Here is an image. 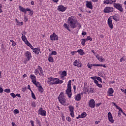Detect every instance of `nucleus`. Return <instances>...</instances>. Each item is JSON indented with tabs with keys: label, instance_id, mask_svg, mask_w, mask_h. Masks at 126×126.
Listing matches in <instances>:
<instances>
[{
	"label": "nucleus",
	"instance_id": "1",
	"mask_svg": "<svg viewBox=\"0 0 126 126\" xmlns=\"http://www.w3.org/2000/svg\"><path fill=\"white\" fill-rule=\"evenodd\" d=\"M58 100L62 105H63V106H65V105H66V104H65L66 99H65V97L63 95V93L61 92L60 93L58 97Z\"/></svg>",
	"mask_w": 126,
	"mask_h": 126
},
{
	"label": "nucleus",
	"instance_id": "2",
	"mask_svg": "<svg viewBox=\"0 0 126 126\" xmlns=\"http://www.w3.org/2000/svg\"><path fill=\"white\" fill-rule=\"evenodd\" d=\"M66 94L68 95L69 98H71L72 94L71 93V80H69L67 84V88L66 90Z\"/></svg>",
	"mask_w": 126,
	"mask_h": 126
},
{
	"label": "nucleus",
	"instance_id": "3",
	"mask_svg": "<svg viewBox=\"0 0 126 126\" xmlns=\"http://www.w3.org/2000/svg\"><path fill=\"white\" fill-rule=\"evenodd\" d=\"M48 83L50 85H54L56 84H59V78L49 77L48 78Z\"/></svg>",
	"mask_w": 126,
	"mask_h": 126
},
{
	"label": "nucleus",
	"instance_id": "4",
	"mask_svg": "<svg viewBox=\"0 0 126 126\" xmlns=\"http://www.w3.org/2000/svg\"><path fill=\"white\" fill-rule=\"evenodd\" d=\"M114 6L116 9L120 11V12H124V8H123V5H122V4L114 3Z\"/></svg>",
	"mask_w": 126,
	"mask_h": 126
},
{
	"label": "nucleus",
	"instance_id": "5",
	"mask_svg": "<svg viewBox=\"0 0 126 126\" xmlns=\"http://www.w3.org/2000/svg\"><path fill=\"white\" fill-rule=\"evenodd\" d=\"M103 11L104 13H110V12L114 11V8L113 7H106Z\"/></svg>",
	"mask_w": 126,
	"mask_h": 126
},
{
	"label": "nucleus",
	"instance_id": "6",
	"mask_svg": "<svg viewBox=\"0 0 126 126\" xmlns=\"http://www.w3.org/2000/svg\"><path fill=\"white\" fill-rule=\"evenodd\" d=\"M38 113V115H40L43 117H46L47 114V112L45 110H43V108L42 107L39 109Z\"/></svg>",
	"mask_w": 126,
	"mask_h": 126
},
{
	"label": "nucleus",
	"instance_id": "7",
	"mask_svg": "<svg viewBox=\"0 0 126 126\" xmlns=\"http://www.w3.org/2000/svg\"><path fill=\"white\" fill-rule=\"evenodd\" d=\"M50 38L51 41H58L59 40V36L55 32L50 35Z\"/></svg>",
	"mask_w": 126,
	"mask_h": 126
},
{
	"label": "nucleus",
	"instance_id": "8",
	"mask_svg": "<svg viewBox=\"0 0 126 126\" xmlns=\"http://www.w3.org/2000/svg\"><path fill=\"white\" fill-rule=\"evenodd\" d=\"M25 57H26V60L27 61H30L31 60V58L32 57V56L31 55V53L29 51H26L25 54Z\"/></svg>",
	"mask_w": 126,
	"mask_h": 126
},
{
	"label": "nucleus",
	"instance_id": "9",
	"mask_svg": "<svg viewBox=\"0 0 126 126\" xmlns=\"http://www.w3.org/2000/svg\"><path fill=\"white\" fill-rule=\"evenodd\" d=\"M108 119L110 123L114 124L115 120L113 118V115H112V113L111 112H109L108 113Z\"/></svg>",
	"mask_w": 126,
	"mask_h": 126
},
{
	"label": "nucleus",
	"instance_id": "10",
	"mask_svg": "<svg viewBox=\"0 0 126 126\" xmlns=\"http://www.w3.org/2000/svg\"><path fill=\"white\" fill-rule=\"evenodd\" d=\"M69 110L70 112H71L70 113V116L72 117V118H74V113L73 112L74 107H73V106L70 105L69 106Z\"/></svg>",
	"mask_w": 126,
	"mask_h": 126
},
{
	"label": "nucleus",
	"instance_id": "11",
	"mask_svg": "<svg viewBox=\"0 0 126 126\" xmlns=\"http://www.w3.org/2000/svg\"><path fill=\"white\" fill-rule=\"evenodd\" d=\"M89 106L90 108H95V100L94 99H91L89 101Z\"/></svg>",
	"mask_w": 126,
	"mask_h": 126
},
{
	"label": "nucleus",
	"instance_id": "12",
	"mask_svg": "<svg viewBox=\"0 0 126 126\" xmlns=\"http://www.w3.org/2000/svg\"><path fill=\"white\" fill-rule=\"evenodd\" d=\"M79 60H76L74 61L73 64L75 66H77L78 67H82V63H80Z\"/></svg>",
	"mask_w": 126,
	"mask_h": 126
},
{
	"label": "nucleus",
	"instance_id": "13",
	"mask_svg": "<svg viewBox=\"0 0 126 126\" xmlns=\"http://www.w3.org/2000/svg\"><path fill=\"white\" fill-rule=\"evenodd\" d=\"M86 6L88 8H90V9H93V5H92V2L89 1H86Z\"/></svg>",
	"mask_w": 126,
	"mask_h": 126
},
{
	"label": "nucleus",
	"instance_id": "14",
	"mask_svg": "<svg viewBox=\"0 0 126 126\" xmlns=\"http://www.w3.org/2000/svg\"><path fill=\"white\" fill-rule=\"evenodd\" d=\"M66 10V7L63 6V5H59L58 8V10L59 11H62V12H63V11H65Z\"/></svg>",
	"mask_w": 126,
	"mask_h": 126
},
{
	"label": "nucleus",
	"instance_id": "15",
	"mask_svg": "<svg viewBox=\"0 0 126 126\" xmlns=\"http://www.w3.org/2000/svg\"><path fill=\"white\" fill-rule=\"evenodd\" d=\"M82 95H83V93H82L78 94L75 97V100H76V101H80V100H81Z\"/></svg>",
	"mask_w": 126,
	"mask_h": 126
},
{
	"label": "nucleus",
	"instance_id": "16",
	"mask_svg": "<svg viewBox=\"0 0 126 126\" xmlns=\"http://www.w3.org/2000/svg\"><path fill=\"white\" fill-rule=\"evenodd\" d=\"M74 18V17L73 16H71L68 18V21L69 24H70V23L72 24V23H74V22H76V20Z\"/></svg>",
	"mask_w": 126,
	"mask_h": 126
},
{
	"label": "nucleus",
	"instance_id": "17",
	"mask_svg": "<svg viewBox=\"0 0 126 126\" xmlns=\"http://www.w3.org/2000/svg\"><path fill=\"white\" fill-rule=\"evenodd\" d=\"M86 116H87V114H86V112H84L81 115H79L78 117H77L76 119H83V118H85Z\"/></svg>",
	"mask_w": 126,
	"mask_h": 126
},
{
	"label": "nucleus",
	"instance_id": "18",
	"mask_svg": "<svg viewBox=\"0 0 126 126\" xmlns=\"http://www.w3.org/2000/svg\"><path fill=\"white\" fill-rule=\"evenodd\" d=\"M108 24L109 25V27H110L111 29H113L114 28V26H113V23L110 18H109L108 19Z\"/></svg>",
	"mask_w": 126,
	"mask_h": 126
},
{
	"label": "nucleus",
	"instance_id": "19",
	"mask_svg": "<svg viewBox=\"0 0 126 126\" xmlns=\"http://www.w3.org/2000/svg\"><path fill=\"white\" fill-rule=\"evenodd\" d=\"M77 23H76V22H75L74 23L69 24L72 29H74V28H76V27H77V26H76Z\"/></svg>",
	"mask_w": 126,
	"mask_h": 126
},
{
	"label": "nucleus",
	"instance_id": "20",
	"mask_svg": "<svg viewBox=\"0 0 126 126\" xmlns=\"http://www.w3.org/2000/svg\"><path fill=\"white\" fill-rule=\"evenodd\" d=\"M107 93L108 94H109V96H113V94H113V93H114V90H113V88H110Z\"/></svg>",
	"mask_w": 126,
	"mask_h": 126
},
{
	"label": "nucleus",
	"instance_id": "21",
	"mask_svg": "<svg viewBox=\"0 0 126 126\" xmlns=\"http://www.w3.org/2000/svg\"><path fill=\"white\" fill-rule=\"evenodd\" d=\"M104 3H106V4H112L114 1L112 0H106L103 1Z\"/></svg>",
	"mask_w": 126,
	"mask_h": 126
},
{
	"label": "nucleus",
	"instance_id": "22",
	"mask_svg": "<svg viewBox=\"0 0 126 126\" xmlns=\"http://www.w3.org/2000/svg\"><path fill=\"white\" fill-rule=\"evenodd\" d=\"M33 52H34V53H35V54H36V55H38L39 54V52H41L39 48H34L33 50Z\"/></svg>",
	"mask_w": 126,
	"mask_h": 126
},
{
	"label": "nucleus",
	"instance_id": "23",
	"mask_svg": "<svg viewBox=\"0 0 126 126\" xmlns=\"http://www.w3.org/2000/svg\"><path fill=\"white\" fill-rule=\"evenodd\" d=\"M96 58L99 61V62H101V63L104 61V59L102 58V57H100L99 55H96Z\"/></svg>",
	"mask_w": 126,
	"mask_h": 126
},
{
	"label": "nucleus",
	"instance_id": "24",
	"mask_svg": "<svg viewBox=\"0 0 126 126\" xmlns=\"http://www.w3.org/2000/svg\"><path fill=\"white\" fill-rule=\"evenodd\" d=\"M112 17H113V19H114V20H115V21H116V22H118V21H119V16H117V15H114L112 16Z\"/></svg>",
	"mask_w": 126,
	"mask_h": 126
},
{
	"label": "nucleus",
	"instance_id": "25",
	"mask_svg": "<svg viewBox=\"0 0 126 126\" xmlns=\"http://www.w3.org/2000/svg\"><path fill=\"white\" fill-rule=\"evenodd\" d=\"M38 90L40 93H43V92H44V89H43L42 86H40L38 87Z\"/></svg>",
	"mask_w": 126,
	"mask_h": 126
},
{
	"label": "nucleus",
	"instance_id": "26",
	"mask_svg": "<svg viewBox=\"0 0 126 126\" xmlns=\"http://www.w3.org/2000/svg\"><path fill=\"white\" fill-rule=\"evenodd\" d=\"M37 69L40 71V72H39V75H42V74H43V69H42V67H41L40 66H38Z\"/></svg>",
	"mask_w": 126,
	"mask_h": 126
},
{
	"label": "nucleus",
	"instance_id": "27",
	"mask_svg": "<svg viewBox=\"0 0 126 126\" xmlns=\"http://www.w3.org/2000/svg\"><path fill=\"white\" fill-rule=\"evenodd\" d=\"M77 52L79 53V54H80L81 56H82L83 55H84V54H85L84 52H83V50L82 49L78 50Z\"/></svg>",
	"mask_w": 126,
	"mask_h": 126
},
{
	"label": "nucleus",
	"instance_id": "28",
	"mask_svg": "<svg viewBox=\"0 0 126 126\" xmlns=\"http://www.w3.org/2000/svg\"><path fill=\"white\" fill-rule=\"evenodd\" d=\"M87 40L85 38H83L81 39V44L82 46H85V43Z\"/></svg>",
	"mask_w": 126,
	"mask_h": 126
},
{
	"label": "nucleus",
	"instance_id": "29",
	"mask_svg": "<svg viewBox=\"0 0 126 126\" xmlns=\"http://www.w3.org/2000/svg\"><path fill=\"white\" fill-rule=\"evenodd\" d=\"M63 27L65 28V29H67L69 32H70V29H69V27H68V26H67V24L65 23L63 25Z\"/></svg>",
	"mask_w": 126,
	"mask_h": 126
},
{
	"label": "nucleus",
	"instance_id": "30",
	"mask_svg": "<svg viewBox=\"0 0 126 126\" xmlns=\"http://www.w3.org/2000/svg\"><path fill=\"white\" fill-rule=\"evenodd\" d=\"M64 76H66V72L63 71L61 74V77H64Z\"/></svg>",
	"mask_w": 126,
	"mask_h": 126
},
{
	"label": "nucleus",
	"instance_id": "31",
	"mask_svg": "<svg viewBox=\"0 0 126 126\" xmlns=\"http://www.w3.org/2000/svg\"><path fill=\"white\" fill-rule=\"evenodd\" d=\"M48 61L49 62H50V63H54V58H53L52 57V56H49V58H48Z\"/></svg>",
	"mask_w": 126,
	"mask_h": 126
},
{
	"label": "nucleus",
	"instance_id": "32",
	"mask_svg": "<svg viewBox=\"0 0 126 126\" xmlns=\"http://www.w3.org/2000/svg\"><path fill=\"white\" fill-rule=\"evenodd\" d=\"M31 93H32V97L33 99H34V100H36V96H35V94H34V93H33L32 91H31Z\"/></svg>",
	"mask_w": 126,
	"mask_h": 126
},
{
	"label": "nucleus",
	"instance_id": "33",
	"mask_svg": "<svg viewBox=\"0 0 126 126\" xmlns=\"http://www.w3.org/2000/svg\"><path fill=\"white\" fill-rule=\"evenodd\" d=\"M22 40H23L24 42H26V41H27V38H26V36L25 35H22Z\"/></svg>",
	"mask_w": 126,
	"mask_h": 126
},
{
	"label": "nucleus",
	"instance_id": "34",
	"mask_svg": "<svg viewBox=\"0 0 126 126\" xmlns=\"http://www.w3.org/2000/svg\"><path fill=\"white\" fill-rule=\"evenodd\" d=\"M30 77L31 79H32V80H34L35 79H36V76H35L34 75H31Z\"/></svg>",
	"mask_w": 126,
	"mask_h": 126
},
{
	"label": "nucleus",
	"instance_id": "35",
	"mask_svg": "<svg viewBox=\"0 0 126 126\" xmlns=\"http://www.w3.org/2000/svg\"><path fill=\"white\" fill-rule=\"evenodd\" d=\"M19 8H20V11H22V12H23L25 10H26V9H25L23 7L21 6H19Z\"/></svg>",
	"mask_w": 126,
	"mask_h": 126
},
{
	"label": "nucleus",
	"instance_id": "36",
	"mask_svg": "<svg viewBox=\"0 0 126 126\" xmlns=\"http://www.w3.org/2000/svg\"><path fill=\"white\" fill-rule=\"evenodd\" d=\"M10 42L12 43V46L15 47L16 46V43L13 41V40H10Z\"/></svg>",
	"mask_w": 126,
	"mask_h": 126
},
{
	"label": "nucleus",
	"instance_id": "37",
	"mask_svg": "<svg viewBox=\"0 0 126 126\" xmlns=\"http://www.w3.org/2000/svg\"><path fill=\"white\" fill-rule=\"evenodd\" d=\"M90 93H94V92H95V90H94V88H90Z\"/></svg>",
	"mask_w": 126,
	"mask_h": 126
},
{
	"label": "nucleus",
	"instance_id": "38",
	"mask_svg": "<svg viewBox=\"0 0 126 126\" xmlns=\"http://www.w3.org/2000/svg\"><path fill=\"white\" fill-rule=\"evenodd\" d=\"M29 11V13L31 16H32L33 14H34V12L32 10H30V11Z\"/></svg>",
	"mask_w": 126,
	"mask_h": 126
},
{
	"label": "nucleus",
	"instance_id": "39",
	"mask_svg": "<svg viewBox=\"0 0 126 126\" xmlns=\"http://www.w3.org/2000/svg\"><path fill=\"white\" fill-rule=\"evenodd\" d=\"M86 41H92V38L90 36H87V38H86Z\"/></svg>",
	"mask_w": 126,
	"mask_h": 126
},
{
	"label": "nucleus",
	"instance_id": "40",
	"mask_svg": "<svg viewBox=\"0 0 126 126\" xmlns=\"http://www.w3.org/2000/svg\"><path fill=\"white\" fill-rule=\"evenodd\" d=\"M87 65L88 67L91 69L92 68V66H93V64H90V63H88Z\"/></svg>",
	"mask_w": 126,
	"mask_h": 126
},
{
	"label": "nucleus",
	"instance_id": "41",
	"mask_svg": "<svg viewBox=\"0 0 126 126\" xmlns=\"http://www.w3.org/2000/svg\"><path fill=\"white\" fill-rule=\"evenodd\" d=\"M27 11H30V9L26 8L23 12H24L25 14H26L27 13Z\"/></svg>",
	"mask_w": 126,
	"mask_h": 126
},
{
	"label": "nucleus",
	"instance_id": "42",
	"mask_svg": "<svg viewBox=\"0 0 126 126\" xmlns=\"http://www.w3.org/2000/svg\"><path fill=\"white\" fill-rule=\"evenodd\" d=\"M4 91L6 93H10V89H6L4 90Z\"/></svg>",
	"mask_w": 126,
	"mask_h": 126
},
{
	"label": "nucleus",
	"instance_id": "43",
	"mask_svg": "<svg viewBox=\"0 0 126 126\" xmlns=\"http://www.w3.org/2000/svg\"><path fill=\"white\" fill-rule=\"evenodd\" d=\"M53 55H54V56H56V55H57V52L55 51H52L50 54V56H52Z\"/></svg>",
	"mask_w": 126,
	"mask_h": 126
},
{
	"label": "nucleus",
	"instance_id": "44",
	"mask_svg": "<svg viewBox=\"0 0 126 126\" xmlns=\"http://www.w3.org/2000/svg\"><path fill=\"white\" fill-rule=\"evenodd\" d=\"M10 95L13 97V98H15L16 97V94H15L14 93H12L10 94Z\"/></svg>",
	"mask_w": 126,
	"mask_h": 126
},
{
	"label": "nucleus",
	"instance_id": "45",
	"mask_svg": "<svg viewBox=\"0 0 126 126\" xmlns=\"http://www.w3.org/2000/svg\"><path fill=\"white\" fill-rule=\"evenodd\" d=\"M14 114H19V110L18 109H15L14 110Z\"/></svg>",
	"mask_w": 126,
	"mask_h": 126
},
{
	"label": "nucleus",
	"instance_id": "46",
	"mask_svg": "<svg viewBox=\"0 0 126 126\" xmlns=\"http://www.w3.org/2000/svg\"><path fill=\"white\" fill-rule=\"evenodd\" d=\"M25 43H26V45H27V46H28L29 47H30V46L31 45L30 42H29L28 41V40L25 41Z\"/></svg>",
	"mask_w": 126,
	"mask_h": 126
},
{
	"label": "nucleus",
	"instance_id": "47",
	"mask_svg": "<svg viewBox=\"0 0 126 126\" xmlns=\"http://www.w3.org/2000/svg\"><path fill=\"white\" fill-rule=\"evenodd\" d=\"M97 80H98L100 82H102V79L100 77H96Z\"/></svg>",
	"mask_w": 126,
	"mask_h": 126
},
{
	"label": "nucleus",
	"instance_id": "48",
	"mask_svg": "<svg viewBox=\"0 0 126 126\" xmlns=\"http://www.w3.org/2000/svg\"><path fill=\"white\" fill-rule=\"evenodd\" d=\"M32 82L33 84H34V85H37V84H36L37 83V81H36V79L35 80H32Z\"/></svg>",
	"mask_w": 126,
	"mask_h": 126
},
{
	"label": "nucleus",
	"instance_id": "49",
	"mask_svg": "<svg viewBox=\"0 0 126 126\" xmlns=\"http://www.w3.org/2000/svg\"><path fill=\"white\" fill-rule=\"evenodd\" d=\"M15 21L17 25H20V22L18 21V20H17V19H15Z\"/></svg>",
	"mask_w": 126,
	"mask_h": 126
},
{
	"label": "nucleus",
	"instance_id": "50",
	"mask_svg": "<svg viewBox=\"0 0 126 126\" xmlns=\"http://www.w3.org/2000/svg\"><path fill=\"white\" fill-rule=\"evenodd\" d=\"M36 84V85H35V86H36V87H39V86H41V84H40L39 82H37Z\"/></svg>",
	"mask_w": 126,
	"mask_h": 126
},
{
	"label": "nucleus",
	"instance_id": "51",
	"mask_svg": "<svg viewBox=\"0 0 126 126\" xmlns=\"http://www.w3.org/2000/svg\"><path fill=\"white\" fill-rule=\"evenodd\" d=\"M96 86H98V87H99V88H102L103 87L102 84L99 83L96 85Z\"/></svg>",
	"mask_w": 126,
	"mask_h": 126
},
{
	"label": "nucleus",
	"instance_id": "52",
	"mask_svg": "<svg viewBox=\"0 0 126 126\" xmlns=\"http://www.w3.org/2000/svg\"><path fill=\"white\" fill-rule=\"evenodd\" d=\"M58 84H62V83H63V80H60V79H58Z\"/></svg>",
	"mask_w": 126,
	"mask_h": 126
},
{
	"label": "nucleus",
	"instance_id": "53",
	"mask_svg": "<svg viewBox=\"0 0 126 126\" xmlns=\"http://www.w3.org/2000/svg\"><path fill=\"white\" fill-rule=\"evenodd\" d=\"M32 107H36V103H35V102H32Z\"/></svg>",
	"mask_w": 126,
	"mask_h": 126
},
{
	"label": "nucleus",
	"instance_id": "54",
	"mask_svg": "<svg viewBox=\"0 0 126 126\" xmlns=\"http://www.w3.org/2000/svg\"><path fill=\"white\" fill-rule=\"evenodd\" d=\"M66 119H67V121H68V122H71V119L70 118V117H67V118H66Z\"/></svg>",
	"mask_w": 126,
	"mask_h": 126
},
{
	"label": "nucleus",
	"instance_id": "55",
	"mask_svg": "<svg viewBox=\"0 0 126 126\" xmlns=\"http://www.w3.org/2000/svg\"><path fill=\"white\" fill-rule=\"evenodd\" d=\"M102 103H101V102H99V103H97V104H95V107H99V106H100V105H101Z\"/></svg>",
	"mask_w": 126,
	"mask_h": 126
},
{
	"label": "nucleus",
	"instance_id": "56",
	"mask_svg": "<svg viewBox=\"0 0 126 126\" xmlns=\"http://www.w3.org/2000/svg\"><path fill=\"white\" fill-rule=\"evenodd\" d=\"M94 82L96 85L99 83V81H98L97 80H94Z\"/></svg>",
	"mask_w": 126,
	"mask_h": 126
},
{
	"label": "nucleus",
	"instance_id": "57",
	"mask_svg": "<svg viewBox=\"0 0 126 126\" xmlns=\"http://www.w3.org/2000/svg\"><path fill=\"white\" fill-rule=\"evenodd\" d=\"M77 25H78L79 29L81 28V25L79 23H77Z\"/></svg>",
	"mask_w": 126,
	"mask_h": 126
},
{
	"label": "nucleus",
	"instance_id": "58",
	"mask_svg": "<svg viewBox=\"0 0 126 126\" xmlns=\"http://www.w3.org/2000/svg\"><path fill=\"white\" fill-rule=\"evenodd\" d=\"M2 92H3V89L0 86V93H2Z\"/></svg>",
	"mask_w": 126,
	"mask_h": 126
},
{
	"label": "nucleus",
	"instance_id": "59",
	"mask_svg": "<svg viewBox=\"0 0 126 126\" xmlns=\"http://www.w3.org/2000/svg\"><path fill=\"white\" fill-rule=\"evenodd\" d=\"M86 34H87V33L86 32H83L82 33V35H83V36H85V35H86Z\"/></svg>",
	"mask_w": 126,
	"mask_h": 126
},
{
	"label": "nucleus",
	"instance_id": "60",
	"mask_svg": "<svg viewBox=\"0 0 126 126\" xmlns=\"http://www.w3.org/2000/svg\"><path fill=\"white\" fill-rule=\"evenodd\" d=\"M22 90L23 92H24L25 91H26V87L23 88L22 89Z\"/></svg>",
	"mask_w": 126,
	"mask_h": 126
},
{
	"label": "nucleus",
	"instance_id": "61",
	"mask_svg": "<svg viewBox=\"0 0 126 126\" xmlns=\"http://www.w3.org/2000/svg\"><path fill=\"white\" fill-rule=\"evenodd\" d=\"M28 89H29V90H30L31 92V91H32V90H31V88L30 87V85H28Z\"/></svg>",
	"mask_w": 126,
	"mask_h": 126
},
{
	"label": "nucleus",
	"instance_id": "62",
	"mask_svg": "<svg viewBox=\"0 0 126 126\" xmlns=\"http://www.w3.org/2000/svg\"><path fill=\"white\" fill-rule=\"evenodd\" d=\"M116 109H118V110H120L121 109V107H120L118 105H116Z\"/></svg>",
	"mask_w": 126,
	"mask_h": 126
},
{
	"label": "nucleus",
	"instance_id": "63",
	"mask_svg": "<svg viewBox=\"0 0 126 126\" xmlns=\"http://www.w3.org/2000/svg\"><path fill=\"white\" fill-rule=\"evenodd\" d=\"M99 64H93V66H98Z\"/></svg>",
	"mask_w": 126,
	"mask_h": 126
},
{
	"label": "nucleus",
	"instance_id": "64",
	"mask_svg": "<svg viewBox=\"0 0 126 126\" xmlns=\"http://www.w3.org/2000/svg\"><path fill=\"white\" fill-rule=\"evenodd\" d=\"M62 118L63 121V122H64V121H65L64 116H63V115H62Z\"/></svg>",
	"mask_w": 126,
	"mask_h": 126
}]
</instances>
